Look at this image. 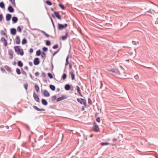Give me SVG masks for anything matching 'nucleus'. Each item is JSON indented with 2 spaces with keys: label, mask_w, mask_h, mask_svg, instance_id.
<instances>
[{
  "label": "nucleus",
  "mask_w": 158,
  "mask_h": 158,
  "mask_svg": "<svg viewBox=\"0 0 158 158\" xmlns=\"http://www.w3.org/2000/svg\"><path fill=\"white\" fill-rule=\"evenodd\" d=\"M18 65L20 67H22L23 65L22 62L21 60H19L18 62Z\"/></svg>",
  "instance_id": "obj_25"
},
{
  "label": "nucleus",
  "mask_w": 158,
  "mask_h": 158,
  "mask_svg": "<svg viewBox=\"0 0 158 158\" xmlns=\"http://www.w3.org/2000/svg\"><path fill=\"white\" fill-rule=\"evenodd\" d=\"M39 72H36L35 73V75L36 76H38L39 75Z\"/></svg>",
  "instance_id": "obj_56"
},
{
  "label": "nucleus",
  "mask_w": 158,
  "mask_h": 158,
  "mask_svg": "<svg viewBox=\"0 0 158 158\" xmlns=\"http://www.w3.org/2000/svg\"><path fill=\"white\" fill-rule=\"evenodd\" d=\"M27 43V40L25 38H24L22 41V44H25Z\"/></svg>",
  "instance_id": "obj_28"
},
{
  "label": "nucleus",
  "mask_w": 158,
  "mask_h": 158,
  "mask_svg": "<svg viewBox=\"0 0 158 158\" xmlns=\"http://www.w3.org/2000/svg\"><path fill=\"white\" fill-rule=\"evenodd\" d=\"M33 52V49L32 48H30L29 50V52L31 53H32Z\"/></svg>",
  "instance_id": "obj_52"
},
{
  "label": "nucleus",
  "mask_w": 158,
  "mask_h": 158,
  "mask_svg": "<svg viewBox=\"0 0 158 158\" xmlns=\"http://www.w3.org/2000/svg\"><path fill=\"white\" fill-rule=\"evenodd\" d=\"M145 12L146 13H149L151 14H154V13L155 12V11L153 10H151V9H149V10Z\"/></svg>",
  "instance_id": "obj_26"
},
{
  "label": "nucleus",
  "mask_w": 158,
  "mask_h": 158,
  "mask_svg": "<svg viewBox=\"0 0 158 158\" xmlns=\"http://www.w3.org/2000/svg\"><path fill=\"white\" fill-rule=\"evenodd\" d=\"M5 4L3 2H0V7L2 8H5Z\"/></svg>",
  "instance_id": "obj_30"
},
{
  "label": "nucleus",
  "mask_w": 158,
  "mask_h": 158,
  "mask_svg": "<svg viewBox=\"0 0 158 158\" xmlns=\"http://www.w3.org/2000/svg\"><path fill=\"white\" fill-rule=\"evenodd\" d=\"M24 69L27 70H28V67L27 66H25L24 67Z\"/></svg>",
  "instance_id": "obj_64"
},
{
  "label": "nucleus",
  "mask_w": 158,
  "mask_h": 158,
  "mask_svg": "<svg viewBox=\"0 0 158 158\" xmlns=\"http://www.w3.org/2000/svg\"><path fill=\"white\" fill-rule=\"evenodd\" d=\"M29 64L30 66H32L33 65L31 61H29Z\"/></svg>",
  "instance_id": "obj_57"
},
{
  "label": "nucleus",
  "mask_w": 158,
  "mask_h": 158,
  "mask_svg": "<svg viewBox=\"0 0 158 158\" xmlns=\"http://www.w3.org/2000/svg\"><path fill=\"white\" fill-rule=\"evenodd\" d=\"M77 101L81 104H83L85 107L87 106L86 102L85 100L82 98H77Z\"/></svg>",
  "instance_id": "obj_3"
},
{
  "label": "nucleus",
  "mask_w": 158,
  "mask_h": 158,
  "mask_svg": "<svg viewBox=\"0 0 158 158\" xmlns=\"http://www.w3.org/2000/svg\"><path fill=\"white\" fill-rule=\"evenodd\" d=\"M95 123H94V125L93 126V130L94 131L98 132L99 131V128L98 126L95 124Z\"/></svg>",
  "instance_id": "obj_7"
},
{
  "label": "nucleus",
  "mask_w": 158,
  "mask_h": 158,
  "mask_svg": "<svg viewBox=\"0 0 158 158\" xmlns=\"http://www.w3.org/2000/svg\"><path fill=\"white\" fill-rule=\"evenodd\" d=\"M0 69L2 73H6L5 69L2 67H1Z\"/></svg>",
  "instance_id": "obj_48"
},
{
  "label": "nucleus",
  "mask_w": 158,
  "mask_h": 158,
  "mask_svg": "<svg viewBox=\"0 0 158 158\" xmlns=\"http://www.w3.org/2000/svg\"><path fill=\"white\" fill-rule=\"evenodd\" d=\"M10 32L11 34L12 35H14L16 33V30L15 28H12L10 30Z\"/></svg>",
  "instance_id": "obj_13"
},
{
  "label": "nucleus",
  "mask_w": 158,
  "mask_h": 158,
  "mask_svg": "<svg viewBox=\"0 0 158 158\" xmlns=\"http://www.w3.org/2000/svg\"><path fill=\"white\" fill-rule=\"evenodd\" d=\"M65 89L66 90L68 91L71 89V86L69 84H67L64 86Z\"/></svg>",
  "instance_id": "obj_21"
},
{
  "label": "nucleus",
  "mask_w": 158,
  "mask_h": 158,
  "mask_svg": "<svg viewBox=\"0 0 158 158\" xmlns=\"http://www.w3.org/2000/svg\"><path fill=\"white\" fill-rule=\"evenodd\" d=\"M72 68V64L71 63H70L69 64V69H71Z\"/></svg>",
  "instance_id": "obj_61"
},
{
  "label": "nucleus",
  "mask_w": 158,
  "mask_h": 158,
  "mask_svg": "<svg viewBox=\"0 0 158 158\" xmlns=\"http://www.w3.org/2000/svg\"><path fill=\"white\" fill-rule=\"evenodd\" d=\"M51 43L49 40H47L46 41V44L47 46H50L51 45Z\"/></svg>",
  "instance_id": "obj_40"
},
{
  "label": "nucleus",
  "mask_w": 158,
  "mask_h": 158,
  "mask_svg": "<svg viewBox=\"0 0 158 158\" xmlns=\"http://www.w3.org/2000/svg\"><path fill=\"white\" fill-rule=\"evenodd\" d=\"M53 28H54V31L55 34H56V30L55 27V25H53Z\"/></svg>",
  "instance_id": "obj_59"
},
{
  "label": "nucleus",
  "mask_w": 158,
  "mask_h": 158,
  "mask_svg": "<svg viewBox=\"0 0 158 158\" xmlns=\"http://www.w3.org/2000/svg\"><path fill=\"white\" fill-rule=\"evenodd\" d=\"M35 88L36 91L38 92L39 91L40 88L39 86L37 85H36L35 86Z\"/></svg>",
  "instance_id": "obj_35"
},
{
  "label": "nucleus",
  "mask_w": 158,
  "mask_h": 158,
  "mask_svg": "<svg viewBox=\"0 0 158 158\" xmlns=\"http://www.w3.org/2000/svg\"><path fill=\"white\" fill-rule=\"evenodd\" d=\"M21 70H22V73L25 76L24 77V79H25L27 77V74L26 72L23 70V69L22 68H21Z\"/></svg>",
  "instance_id": "obj_24"
},
{
  "label": "nucleus",
  "mask_w": 158,
  "mask_h": 158,
  "mask_svg": "<svg viewBox=\"0 0 158 158\" xmlns=\"http://www.w3.org/2000/svg\"><path fill=\"white\" fill-rule=\"evenodd\" d=\"M59 6L62 10H64L65 9L64 6L62 4L59 3Z\"/></svg>",
  "instance_id": "obj_29"
},
{
  "label": "nucleus",
  "mask_w": 158,
  "mask_h": 158,
  "mask_svg": "<svg viewBox=\"0 0 158 158\" xmlns=\"http://www.w3.org/2000/svg\"><path fill=\"white\" fill-rule=\"evenodd\" d=\"M96 121L98 123H100V117H98L96 119Z\"/></svg>",
  "instance_id": "obj_51"
},
{
  "label": "nucleus",
  "mask_w": 158,
  "mask_h": 158,
  "mask_svg": "<svg viewBox=\"0 0 158 158\" xmlns=\"http://www.w3.org/2000/svg\"><path fill=\"white\" fill-rule=\"evenodd\" d=\"M19 46H15L14 48L15 52L18 55H20L21 56H22L24 54V52L23 49H20L19 48Z\"/></svg>",
  "instance_id": "obj_1"
},
{
  "label": "nucleus",
  "mask_w": 158,
  "mask_h": 158,
  "mask_svg": "<svg viewBox=\"0 0 158 158\" xmlns=\"http://www.w3.org/2000/svg\"><path fill=\"white\" fill-rule=\"evenodd\" d=\"M12 20L13 23H15L17 22L18 21V19L17 17L14 16L12 17Z\"/></svg>",
  "instance_id": "obj_20"
},
{
  "label": "nucleus",
  "mask_w": 158,
  "mask_h": 158,
  "mask_svg": "<svg viewBox=\"0 0 158 158\" xmlns=\"http://www.w3.org/2000/svg\"><path fill=\"white\" fill-rule=\"evenodd\" d=\"M1 42H2L5 46H6L7 45V42L6 40L4 37H2L1 39Z\"/></svg>",
  "instance_id": "obj_8"
},
{
  "label": "nucleus",
  "mask_w": 158,
  "mask_h": 158,
  "mask_svg": "<svg viewBox=\"0 0 158 158\" xmlns=\"http://www.w3.org/2000/svg\"><path fill=\"white\" fill-rule=\"evenodd\" d=\"M33 97L35 100L38 102H40V98L34 92L33 93Z\"/></svg>",
  "instance_id": "obj_5"
},
{
  "label": "nucleus",
  "mask_w": 158,
  "mask_h": 158,
  "mask_svg": "<svg viewBox=\"0 0 158 158\" xmlns=\"http://www.w3.org/2000/svg\"><path fill=\"white\" fill-rule=\"evenodd\" d=\"M69 32L68 31H66L65 32V34L64 35L62 36L61 37V39L63 40H65L68 36Z\"/></svg>",
  "instance_id": "obj_10"
},
{
  "label": "nucleus",
  "mask_w": 158,
  "mask_h": 158,
  "mask_svg": "<svg viewBox=\"0 0 158 158\" xmlns=\"http://www.w3.org/2000/svg\"><path fill=\"white\" fill-rule=\"evenodd\" d=\"M48 77L50 78V79H52L53 78V75L52 74L50 73H48Z\"/></svg>",
  "instance_id": "obj_41"
},
{
  "label": "nucleus",
  "mask_w": 158,
  "mask_h": 158,
  "mask_svg": "<svg viewBox=\"0 0 158 158\" xmlns=\"http://www.w3.org/2000/svg\"><path fill=\"white\" fill-rule=\"evenodd\" d=\"M69 76H71L72 80H73L75 79V75L73 71H69Z\"/></svg>",
  "instance_id": "obj_11"
},
{
  "label": "nucleus",
  "mask_w": 158,
  "mask_h": 158,
  "mask_svg": "<svg viewBox=\"0 0 158 158\" xmlns=\"http://www.w3.org/2000/svg\"><path fill=\"white\" fill-rule=\"evenodd\" d=\"M33 107L35 110L38 111H44L45 110L44 109H40L37 106L34 105L33 106Z\"/></svg>",
  "instance_id": "obj_9"
},
{
  "label": "nucleus",
  "mask_w": 158,
  "mask_h": 158,
  "mask_svg": "<svg viewBox=\"0 0 158 158\" xmlns=\"http://www.w3.org/2000/svg\"><path fill=\"white\" fill-rule=\"evenodd\" d=\"M45 35L47 37H48L49 36V35L47 34V33H45L44 35Z\"/></svg>",
  "instance_id": "obj_60"
},
{
  "label": "nucleus",
  "mask_w": 158,
  "mask_h": 158,
  "mask_svg": "<svg viewBox=\"0 0 158 158\" xmlns=\"http://www.w3.org/2000/svg\"><path fill=\"white\" fill-rule=\"evenodd\" d=\"M59 47V45L58 44H56L54 45L53 47H52V48L53 49H57V48Z\"/></svg>",
  "instance_id": "obj_46"
},
{
  "label": "nucleus",
  "mask_w": 158,
  "mask_h": 158,
  "mask_svg": "<svg viewBox=\"0 0 158 158\" xmlns=\"http://www.w3.org/2000/svg\"><path fill=\"white\" fill-rule=\"evenodd\" d=\"M3 18V16L2 14L0 15V22L1 21Z\"/></svg>",
  "instance_id": "obj_53"
},
{
  "label": "nucleus",
  "mask_w": 158,
  "mask_h": 158,
  "mask_svg": "<svg viewBox=\"0 0 158 158\" xmlns=\"http://www.w3.org/2000/svg\"><path fill=\"white\" fill-rule=\"evenodd\" d=\"M17 30L19 32H21L22 30L20 26L18 27L17 28Z\"/></svg>",
  "instance_id": "obj_49"
},
{
  "label": "nucleus",
  "mask_w": 158,
  "mask_h": 158,
  "mask_svg": "<svg viewBox=\"0 0 158 158\" xmlns=\"http://www.w3.org/2000/svg\"><path fill=\"white\" fill-rule=\"evenodd\" d=\"M49 87L50 89L52 91H54L55 90V87L53 85H49Z\"/></svg>",
  "instance_id": "obj_27"
},
{
  "label": "nucleus",
  "mask_w": 158,
  "mask_h": 158,
  "mask_svg": "<svg viewBox=\"0 0 158 158\" xmlns=\"http://www.w3.org/2000/svg\"><path fill=\"white\" fill-rule=\"evenodd\" d=\"M8 53L10 56H11L10 57V59H12L13 58V52L12 49H9L8 50Z\"/></svg>",
  "instance_id": "obj_16"
},
{
  "label": "nucleus",
  "mask_w": 158,
  "mask_h": 158,
  "mask_svg": "<svg viewBox=\"0 0 158 158\" xmlns=\"http://www.w3.org/2000/svg\"><path fill=\"white\" fill-rule=\"evenodd\" d=\"M46 3L48 5L51 6L52 5V2L49 0L46 1Z\"/></svg>",
  "instance_id": "obj_38"
},
{
  "label": "nucleus",
  "mask_w": 158,
  "mask_h": 158,
  "mask_svg": "<svg viewBox=\"0 0 158 158\" xmlns=\"http://www.w3.org/2000/svg\"><path fill=\"white\" fill-rule=\"evenodd\" d=\"M69 64V61H66V63L65 64V65H68Z\"/></svg>",
  "instance_id": "obj_62"
},
{
  "label": "nucleus",
  "mask_w": 158,
  "mask_h": 158,
  "mask_svg": "<svg viewBox=\"0 0 158 158\" xmlns=\"http://www.w3.org/2000/svg\"><path fill=\"white\" fill-rule=\"evenodd\" d=\"M110 143L108 142H102L100 143V144L102 146L109 145Z\"/></svg>",
  "instance_id": "obj_34"
},
{
  "label": "nucleus",
  "mask_w": 158,
  "mask_h": 158,
  "mask_svg": "<svg viewBox=\"0 0 158 158\" xmlns=\"http://www.w3.org/2000/svg\"><path fill=\"white\" fill-rule=\"evenodd\" d=\"M7 10L10 13H13L14 11V10L12 6L11 5H9L8 7Z\"/></svg>",
  "instance_id": "obj_14"
},
{
  "label": "nucleus",
  "mask_w": 158,
  "mask_h": 158,
  "mask_svg": "<svg viewBox=\"0 0 158 158\" xmlns=\"http://www.w3.org/2000/svg\"><path fill=\"white\" fill-rule=\"evenodd\" d=\"M46 54L44 52H42L41 53V56L42 58H44L45 57Z\"/></svg>",
  "instance_id": "obj_37"
},
{
  "label": "nucleus",
  "mask_w": 158,
  "mask_h": 158,
  "mask_svg": "<svg viewBox=\"0 0 158 158\" xmlns=\"http://www.w3.org/2000/svg\"><path fill=\"white\" fill-rule=\"evenodd\" d=\"M60 49L59 48L58 50L52 54V57H53L57 53H58L60 51Z\"/></svg>",
  "instance_id": "obj_42"
},
{
  "label": "nucleus",
  "mask_w": 158,
  "mask_h": 158,
  "mask_svg": "<svg viewBox=\"0 0 158 158\" xmlns=\"http://www.w3.org/2000/svg\"><path fill=\"white\" fill-rule=\"evenodd\" d=\"M58 29L59 30H61L65 28L68 26V24L67 23H65L64 24L58 23Z\"/></svg>",
  "instance_id": "obj_4"
},
{
  "label": "nucleus",
  "mask_w": 158,
  "mask_h": 158,
  "mask_svg": "<svg viewBox=\"0 0 158 158\" xmlns=\"http://www.w3.org/2000/svg\"><path fill=\"white\" fill-rule=\"evenodd\" d=\"M24 87L25 89L26 90H27V87L28 86V85L27 83H25L24 84Z\"/></svg>",
  "instance_id": "obj_43"
},
{
  "label": "nucleus",
  "mask_w": 158,
  "mask_h": 158,
  "mask_svg": "<svg viewBox=\"0 0 158 158\" xmlns=\"http://www.w3.org/2000/svg\"><path fill=\"white\" fill-rule=\"evenodd\" d=\"M16 43L17 44H19L20 43V40L18 36H17L15 38Z\"/></svg>",
  "instance_id": "obj_22"
},
{
  "label": "nucleus",
  "mask_w": 158,
  "mask_h": 158,
  "mask_svg": "<svg viewBox=\"0 0 158 158\" xmlns=\"http://www.w3.org/2000/svg\"><path fill=\"white\" fill-rule=\"evenodd\" d=\"M11 15L10 14H7L6 15V21H9L11 18Z\"/></svg>",
  "instance_id": "obj_15"
},
{
  "label": "nucleus",
  "mask_w": 158,
  "mask_h": 158,
  "mask_svg": "<svg viewBox=\"0 0 158 158\" xmlns=\"http://www.w3.org/2000/svg\"><path fill=\"white\" fill-rule=\"evenodd\" d=\"M49 107L50 108L54 109L55 108V106L54 105H51L49 106Z\"/></svg>",
  "instance_id": "obj_54"
},
{
  "label": "nucleus",
  "mask_w": 158,
  "mask_h": 158,
  "mask_svg": "<svg viewBox=\"0 0 158 158\" xmlns=\"http://www.w3.org/2000/svg\"><path fill=\"white\" fill-rule=\"evenodd\" d=\"M41 102L42 104L44 106H46L48 105V103L47 101L44 99H42L41 100Z\"/></svg>",
  "instance_id": "obj_19"
},
{
  "label": "nucleus",
  "mask_w": 158,
  "mask_h": 158,
  "mask_svg": "<svg viewBox=\"0 0 158 158\" xmlns=\"http://www.w3.org/2000/svg\"><path fill=\"white\" fill-rule=\"evenodd\" d=\"M100 84H101V85L100 86V89H102V87L103 85V84L102 81H100Z\"/></svg>",
  "instance_id": "obj_55"
},
{
  "label": "nucleus",
  "mask_w": 158,
  "mask_h": 158,
  "mask_svg": "<svg viewBox=\"0 0 158 158\" xmlns=\"http://www.w3.org/2000/svg\"><path fill=\"white\" fill-rule=\"evenodd\" d=\"M88 103L89 105H91L92 104V101L89 98H88Z\"/></svg>",
  "instance_id": "obj_36"
},
{
  "label": "nucleus",
  "mask_w": 158,
  "mask_h": 158,
  "mask_svg": "<svg viewBox=\"0 0 158 158\" xmlns=\"http://www.w3.org/2000/svg\"><path fill=\"white\" fill-rule=\"evenodd\" d=\"M42 50L44 52H46L48 50V48L47 47H44L42 48Z\"/></svg>",
  "instance_id": "obj_50"
},
{
  "label": "nucleus",
  "mask_w": 158,
  "mask_h": 158,
  "mask_svg": "<svg viewBox=\"0 0 158 158\" xmlns=\"http://www.w3.org/2000/svg\"><path fill=\"white\" fill-rule=\"evenodd\" d=\"M16 72L17 73L18 75H19L21 74L20 70V69L18 68L16 69Z\"/></svg>",
  "instance_id": "obj_39"
},
{
  "label": "nucleus",
  "mask_w": 158,
  "mask_h": 158,
  "mask_svg": "<svg viewBox=\"0 0 158 158\" xmlns=\"http://www.w3.org/2000/svg\"><path fill=\"white\" fill-rule=\"evenodd\" d=\"M49 18L50 19L51 22H52V21H53V20L52 18V17L50 15H49Z\"/></svg>",
  "instance_id": "obj_63"
},
{
  "label": "nucleus",
  "mask_w": 158,
  "mask_h": 158,
  "mask_svg": "<svg viewBox=\"0 0 158 158\" xmlns=\"http://www.w3.org/2000/svg\"><path fill=\"white\" fill-rule=\"evenodd\" d=\"M10 1L11 2L12 4L14 6H16L15 3V0H10Z\"/></svg>",
  "instance_id": "obj_45"
},
{
  "label": "nucleus",
  "mask_w": 158,
  "mask_h": 158,
  "mask_svg": "<svg viewBox=\"0 0 158 158\" xmlns=\"http://www.w3.org/2000/svg\"><path fill=\"white\" fill-rule=\"evenodd\" d=\"M5 68L10 73L11 72V70L10 68L9 67H8L7 65H6L5 66Z\"/></svg>",
  "instance_id": "obj_31"
},
{
  "label": "nucleus",
  "mask_w": 158,
  "mask_h": 158,
  "mask_svg": "<svg viewBox=\"0 0 158 158\" xmlns=\"http://www.w3.org/2000/svg\"><path fill=\"white\" fill-rule=\"evenodd\" d=\"M67 77V74L65 73H64L62 75L61 77V79L63 80H64L66 79Z\"/></svg>",
  "instance_id": "obj_32"
},
{
  "label": "nucleus",
  "mask_w": 158,
  "mask_h": 158,
  "mask_svg": "<svg viewBox=\"0 0 158 158\" xmlns=\"http://www.w3.org/2000/svg\"><path fill=\"white\" fill-rule=\"evenodd\" d=\"M56 95H55L51 97L52 100V101H54L56 99Z\"/></svg>",
  "instance_id": "obj_44"
},
{
  "label": "nucleus",
  "mask_w": 158,
  "mask_h": 158,
  "mask_svg": "<svg viewBox=\"0 0 158 158\" xmlns=\"http://www.w3.org/2000/svg\"><path fill=\"white\" fill-rule=\"evenodd\" d=\"M41 76L43 78H45L46 77V74L44 72H42L41 73Z\"/></svg>",
  "instance_id": "obj_47"
},
{
  "label": "nucleus",
  "mask_w": 158,
  "mask_h": 158,
  "mask_svg": "<svg viewBox=\"0 0 158 158\" xmlns=\"http://www.w3.org/2000/svg\"><path fill=\"white\" fill-rule=\"evenodd\" d=\"M54 14H52V16L54 19H56V17L58 19L61 20V16L60 14L58 11H54Z\"/></svg>",
  "instance_id": "obj_2"
},
{
  "label": "nucleus",
  "mask_w": 158,
  "mask_h": 158,
  "mask_svg": "<svg viewBox=\"0 0 158 158\" xmlns=\"http://www.w3.org/2000/svg\"><path fill=\"white\" fill-rule=\"evenodd\" d=\"M40 61L38 57L35 58L33 61L34 64L35 65H38L40 64Z\"/></svg>",
  "instance_id": "obj_6"
},
{
  "label": "nucleus",
  "mask_w": 158,
  "mask_h": 158,
  "mask_svg": "<svg viewBox=\"0 0 158 158\" xmlns=\"http://www.w3.org/2000/svg\"><path fill=\"white\" fill-rule=\"evenodd\" d=\"M41 54V50L40 49L38 50L36 52V55L39 56Z\"/></svg>",
  "instance_id": "obj_33"
},
{
  "label": "nucleus",
  "mask_w": 158,
  "mask_h": 158,
  "mask_svg": "<svg viewBox=\"0 0 158 158\" xmlns=\"http://www.w3.org/2000/svg\"><path fill=\"white\" fill-rule=\"evenodd\" d=\"M76 88H77V93L79 94V95L80 96L82 97L83 95L82 94L81 92V90H80V87H79V86L78 85H77L76 86Z\"/></svg>",
  "instance_id": "obj_17"
},
{
  "label": "nucleus",
  "mask_w": 158,
  "mask_h": 158,
  "mask_svg": "<svg viewBox=\"0 0 158 158\" xmlns=\"http://www.w3.org/2000/svg\"><path fill=\"white\" fill-rule=\"evenodd\" d=\"M107 70L109 71H110L112 73H117V72L118 71L117 69H116L115 70L114 69H107Z\"/></svg>",
  "instance_id": "obj_23"
},
{
  "label": "nucleus",
  "mask_w": 158,
  "mask_h": 158,
  "mask_svg": "<svg viewBox=\"0 0 158 158\" xmlns=\"http://www.w3.org/2000/svg\"><path fill=\"white\" fill-rule=\"evenodd\" d=\"M66 98V97L65 96H64V95H63L62 96L56 99V101L57 102H59L60 101L64 100V99H65Z\"/></svg>",
  "instance_id": "obj_12"
},
{
  "label": "nucleus",
  "mask_w": 158,
  "mask_h": 158,
  "mask_svg": "<svg viewBox=\"0 0 158 158\" xmlns=\"http://www.w3.org/2000/svg\"><path fill=\"white\" fill-rule=\"evenodd\" d=\"M29 75H30V77L32 79H33V77L32 76V75L31 74V73H30L29 74Z\"/></svg>",
  "instance_id": "obj_58"
},
{
  "label": "nucleus",
  "mask_w": 158,
  "mask_h": 158,
  "mask_svg": "<svg viewBox=\"0 0 158 158\" xmlns=\"http://www.w3.org/2000/svg\"><path fill=\"white\" fill-rule=\"evenodd\" d=\"M43 94L44 96L46 97H48L50 96L49 93L46 90H44Z\"/></svg>",
  "instance_id": "obj_18"
}]
</instances>
